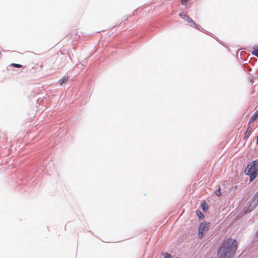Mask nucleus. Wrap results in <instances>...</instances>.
<instances>
[{"label": "nucleus", "instance_id": "obj_3", "mask_svg": "<svg viewBox=\"0 0 258 258\" xmlns=\"http://www.w3.org/2000/svg\"><path fill=\"white\" fill-rule=\"evenodd\" d=\"M209 222H202L199 226V236L201 239L204 237V233L207 232L209 229Z\"/></svg>", "mask_w": 258, "mask_h": 258}, {"label": "nucleus", "instance_id": "obj_5", "mask_svg": "<svg viewBox=\"0 0 258 258\" xmlns=\"http://www.w3.org/2000/svg\"><path fill=\"white\" fill-rule=\"evenodd\" d=\"M251 123L248 122L247 125V128L245 133V135L244 137V140H246L248 139L249 135L252 131V126L251 125Z\"/></svg>", "mask_w": 258, "mask_h": 258}, {"label": "nucleus", "instance_id": "obj_7", "mask_svg": "<svg viewBox=\"0 0 258 258\" xmlns=\"http://www.w3.org/2000/svg\"><path fill=\"white\" fill-rule=\"evenodd\" d=\"M69 80L68 76H64L62 78L59 80V82L60 85H62L64 83H66Z\"/></svg>", "mask_w": 258, "mask_h": 258}, {"label": "nucleus", "instance_id": "obj_14", "mask_svg": "<svg viewBox=\"0 0 258 258\" xmlns=\"http://www.w3.org/2000/svg\"><path fill=\"white\" fill-rule=\"evenodd\" d=\"M11 66H13L14 67H16V68H20L22 67V65L21 64H18V63H12Z\"/></svg>", "mask_w": 258, "mask_h": 258}, {"label": "nucleus", "instance_id": "obj_9", "mask_svg": "<svg viewBox=\"0 0 258 258\" xmlns=\"http://www.w3.org/2000/svg\"><path fill=\"white\" fill-rule=\"evenodd\" d=\"M201 207L203 211H205L208 209V206L205 201L202 202L201 203Z\"/></svg>", "mask_w": 258, "mask_h": 258}, {"label": "nucleus", "instance_id": "obj_1", "mask_svg": "<svg viewBox=\"0 0 258 258\" xmlns=\"http://www.w3.org/2000/svg\"><path fill=\"white\" fill-rule=\"evenodd\" d=\"M237 248L236 240L229 238L224 240L218 252L219 258H231Z\"/></svg>", "mask_w": 258, "mask_h": 258}, {"label": "nucleus", "instance_id": "obj_4", "mask_svg": "<svg viewBox=\"0 0 258 258\" xmlns=\"http://www.w3.org/2000/svg\"><path fill=\"white\" fill-rule=\"evenodd\" d=\"M179 16L183 20L186 21L188 23H191L196 28H198L199 26L194 22L192 19L185 14H179Z\"/></svg>", "mask_w": 258, "mask_h": 258}, {"label": "nucleus", "instance_id": "obj_2", "mask_svg": "<svg viewBox=\"0 0 258 258\" xmlns=\"http://www.w3.org/2000/svg\"><path fill=\"white\" fill-rule=\"evenodd\" d=\"M244 173L249 176V181L252 182L258 174V160L249 163L245 169Z\"/></svg>", "mask_w": 258, "mask_h": 258}, {"label": "nucleus", "instance_id": "obj_13", "mask_svg": "<svg viewBox=\"0 0 258 258\" xmlns=\"http://www.w3.org/2000/svg\"><path fill=\"white\" fill-rule=\"evenodd\" d=\"M164 258H171V255L170 253L165 252L162 254Z\"/></svg>", "mask_w": 258, "mask_h": 258}, {"label": "nucleus", "instance_id": "obj_12", "mask_svg": "<svg viewBox=\"0 0 258 258\" xmlns=\"http://www.w3.org/2000/svg\"><path fill=\"white\" fill-rule=\"evenodd\" d=\"M221 188L219 187L218 189L215 191V194L218 196L220 197L221 196Z\"/></svg>", "mask_w": 258, "mask_h": 258}, {"label": "nucleus", "instance_id": "obj_8", "mask_svg": "<svg viewBox=\"0 0 258 258\" xmlns=\"http://www.w3.org/2000/svg\"><path fill=\"white\" fill-rule=\"evenodd\" d=\"M251 53L258 57V47H253Z\"/></svg>", "mask_w": 258, "mask_h": 258}, {"label": "nucleus", "instance_id": "obj_6", "mask_svg": "<svg viewBox=\"0 0 258 258\" xmlns=\"http://www.w3.org/2000/svg\"><path fill=\"white\" fill-rule=\"evenodd\" d=\"M258 117V110L251 116L249 121V123H253Z\"/></svg>", "mask_w": 258, "mask_h": 258}, {"label": "nucleus", "instance_id": "obj_10", "mask_svg": "<svg viewBox=\"0 0 258 258\" xmlns=\"http://www.w3.org/2000/svg\"><path fill=\"white\" fill-rule=\"evenodd\" d=\"M197 216H198V217L200 218V219H203L204 218V215H203V214L200 211H197Z\"/></svg>", "mask_w": 258, "mask_h": 258}, {"label": "nucleus", "instance_id": "obj_16", "mask_svg": "<svg viewBox=\"0 0 258 258\" xmlns=\"http://www.w3.org/2000/svg\"><path fill=\"white\" fill-rule=\"evenodd\" d=\"M257 236H258V230H257Z\"/></svg>", "mask_w": 258, "mask_h": 258}, {"label": "nucleus", "instance_id": "obj_15", "mask_svg": "<svg viewBox=\"0 0 258 258\" xmlns=\"http://www.w3.org/2000/svg\"><path fill=\"white\" fill-rule=\"evenodd\" d=\"M256 143L258 145V136H257L256 137Z\"/></svg>", "mask_w": 258, "mask_h": 258}, {"label": "nucleus", "instance_id": "obj_11", "mask_svg": "<svg viewBox=\"0 0 258 258\" xmlns=\"http://www.w3.org/2000/svg\"><path fill=\"white\" fill-rule=\"evenodd\" d=\"M181 1V4L182 6H186L190 0H180Z\"/></svg>", "mask_w": 258, "mask_h": 258}]
</instances>
